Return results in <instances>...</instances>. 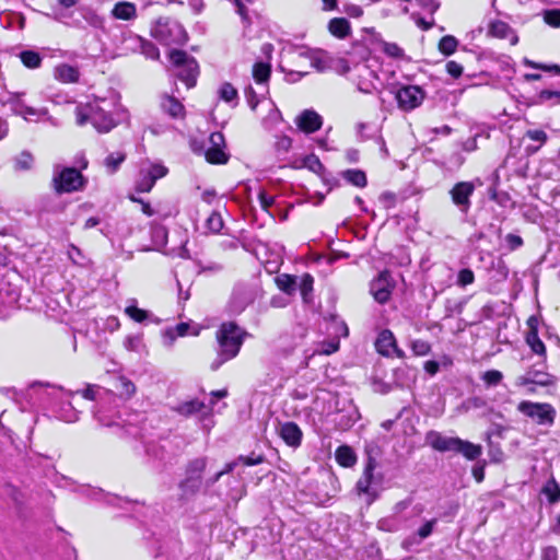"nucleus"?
Instances as JSON below:
<instances>
[{
    "mask_svg": "<svg viewBox=\"0 0 560 560\" xmlns=\"http://www.w3.org/2000/svg\"><path fill=\"white\" fill-rule=\"evenodd\" d=\"M246 336V331L235 323H223L215 334L218 350L210 369L217 371L225 362L234 359L238 354Z\"/></svg>",
    "mask_w": 560,
    "mask_h": 560,
    "instance_id": "f257e3e1",
    "label": "nucleus"
},
{
    "mask_svg": "<svg viewBox=\"0 0 560 560\" xmlns=\"http://www.w3.org/2000/svg\"><path fill=\"white\" fill-rule=\"evenodd\" d=\"M105 103V101H102L101 103L95 102L77 106V125L84 126L85 124L91 122L92 126L101 133H106L114 129L122 118H116L115 116H119V113H112V110L104 106Z\"/></svg>",
    "mask_w": 560,
    "mask_h": 560,
    "instance_id": "f03ea898",
    "label": "nucleus"
},
{
    "mask_svg": "<svg viewBox=\"0 0 560 560\" xmlns=\"http://www.w3.org/2000/svg\"><path fill=\"white\" fill-rule=\"evenodd\" d=\"M151 35L164 45H184L187 34L184 27L176 21L161 18L151 28Z\"/></svg>",
    "mask_w": 560,
    "mask_h": 560,
    "instance_id": "7ed1b4c3",
    "label": "nucleus"
},
{
    "mask_svg": "<svg viewBox=\"0 0 560 560\" xmlns=\"http://www.w3.org/2000/svg\"><path fill=\"white\" fill-rule=\"evenodd\" d=\"M170 60L176 68L175 75L183 81L187 88H192L196 84L198 75V63L195 58L190 57L183 50H171Z\"/></svg>",
    "mask_w": 560,
    "mask_h": 560,
    "instance_id": "20e7f679",
    "label": "nucleus"
},
{
    "mask_svg": "<svg viewBox=\"0 0 560 560\" xmlns=\"http://www.w3.org/2000/svg\"><path fill=\"white\" fill-rule=\"evenodd\" d=\"M52 186L56 192H73L84 186V178L74 167H56L54 171Z\"/></svg>",
    "mask_w": 560,
    "mask_h": 560,
    "instance_id": "39448f33",
    "label": "nucleus"
},
{
    "mask_svg": "<svg viewBox=\"0 0 560 560\" xmlns=\"http://www.w3.org/2000/svg\"><path fill=\"white\" fill-rule=\"evenodd\" d=\"M517 410L540 425H551L556 417L555 408L545 402L524 400L518 404Z\"/></svg>",
    "mask_w": 560,
    "mask_h": 560,
    "instance_id": "423d86ee",
    "label": "nucleus"
},
{
    "mask_svg": "<svg viewBox=\"0 0 560 560\" xmlns=\"http://www.w3.org/2000/svg\"><path fill=\"white\" fill-rule=\"evenodd\" d=\"M376 463L374 459L369 458L361 478L357 482V490L361 494L368 497L366 501L371 504L378 495V488L382 482V477L374 474Z\"/></svg>",
    "mask_w": 560,
    "mask_h": 560,
    "instance_id": "0eeeda50",
    "label": "nucleus"
},
{
    "mask_svg": "<svg viewBox=\"0 0 560 560\" xmlns=\"http://www.w3.org/2000/svg\"><path fill=\"white\" fill-rule=\"evenodd\" d=\"M168 168L159 162H147L143 163L140 172L139 179L137 182V190L140 192H149L155 182L167 175Z\"/></svg>",
    "mask_w": 560,
    "mask_h": 560,
    "instance_id": "6e6552de",
    "label": "nucleus"
},
{
    "mask_svg": "<svg viewBox=\"0 0 560 560\" xmlns=\"http://www.w3.org/2000/svg\"><path fill=\"white\" fill-rule=\"evenodd\" d=\"M476 185L472 182H458L450 190V196L453 205L459 210V212L467 214L471 201L470 198L474 195Z\"/></svg>",
    "mask_w": 560,
    "mask_h": 560,
    "instance_id": "1a4fd4ad",
    "label": "nucleus"
},
{
    "mask_svg": "<svg viewBox=\"0 0 560 560\" xmlns=\"http://www.w3.org/2000/svg\"><path fill=\"white\" fill-rule=\"evenodd\" d=\"M424 96V91L417 85L402 86L396 93V100L399 108L407 112L420 106Z\"/></svg>",
    "mask_w": 560,
    "mask_h": 560,
    "instance_id": "9d476101",
    "label": "nucleus"
},
{
    "mask_svg": "<svg viewBox=\"0 0 560 560\" xmlns=\"http://www.w3.org/2000/svg\"><path fill=\"white\" fill-rule=\"evenodd\" d=\"M277 433L288 446L298 448L301 445L303 432L295 422H279Z\"/></svg>",
    "mask_w": 560,
    "mask_h": 560,
    "instance_id": "9b49d317",
    "label": "nucleus"
},
{
    "mask_svg": "<svg viewBox=\"0 0 560 560\" xmlns=\"http://www.w3.org/2000/svg\"><path fill=\"white\" fill-rule=\"evenodd\" d=\"M459 438L445 436L438 431H429L425 434V442L433 450L439 452H454L456 450Z\"/></svg>",
    "mask_w": 560,
    "mask_h": 560,
    "instance_id": "f8f14e48",
    "label": "nucleus"
},
{
    "mask_svg": "<svg viewBox=\"0 0 560 560\" xmlns=\"http://www.w3.org/2000/svg\"><path fill=\"white\" fill-rule=\"evenodd\" d=\"M392 288L390 275L387 271H383L371 283V293L378 303H385L390 296Z\"/></svg>",
    "mask_w": 560,
    "mask_h": 560,
    "instance_id": "ddd939ff",
    "label": "nucleus"
},
{
    "mask_svg": "<svg viewBox=\"0 0 560 560\" xmlns=\"http://www.w3.org/2000/svg\"><path fill=\"white\" fill-rule=\"evenodd\" d=\"M295 124L301 131L313 133L320 129L323 119L315 110L305 109L295 118Z\"/></svg>",
    "mask_w": 560,
    "mask_h": 560,
    "instance_id": "4468645a",
    "label": "nucleus"
},
{
    "mask_svg": "<svg viewBox=\"0 0 560 560\" xmlns=\"http://www.w3.org/2000/svg\"><path fill=\"white\" fill-rule=\"evenodd\" d=\"M375 347L382 355L389 357L396 354L398 358L404 357V352L397 348L395 337L390 330L385 329L380 332Z\"/></svg>",
    "mask_w": 560,
    "mask_h": 560,
    "instance_id": "2eb2a0df",
    "label": "nucleus"
},
{
    "mask_svg": "<svg viewBox=\"0 0 560 560\" xmlns=\"http://www.w3.org/2000/svg\"><path fill=\"white\" fill-rule=\"evenodd\" d=\"M206 467L207 459L203 457L191 460L187 467V478L182 483V487H189V485L191 483L194 491L199 489L201 483V475L205 471Z\"/></svg>",
    "mask_w": 560,
    "mask_h": 560,
    "instance_id": "dca6fc26",
    "label": "nucleus"
},
{
    "mask_svg": "<svg viewBox=\"0 0 560 560\" xmlns=\"http://www.w3.org/2000/svg\"><path fill=\"white\" fill-rule=\"evenodd\" d=\"M174 410L182 416L189 417L197 413L208 415L211 411V407H207L199 399H190L178 404Z\"/></svg>",
    "mask_w": 560,
    "mask_h": 560,
    "instance_id": "f3484780",
    "label": "nucleus"
},
{
    "mask_svg": "<svg viewBox=\"0 0 560 560\" xmlns=\"http://www.w3.org/2000/svg\"><path fill=\"white\" fill-rule=\"evenodd\" d=\"M125 40L133 45V49H139L142 55L150 59H159L160 51L154 44L138 36L130 34Z\"/></svg>",
    "mask_w": 560,
    "mask_h": 560,
    "instance_id": "a211bd4d",
    "label": "nucleus"
},
{
    "mask_svg": "<svg viewBox=\"0 0 560 560\" xmlns=\"http://www.w3.org/2000/svg\"><path fill=\"white\" fill-rule=\"evenodd\" d=\"M436 525V520L425 522L417 533L405 538L401 546L405 549H410L413 545H419L423 539L428 538Z\"/></svg>",
    "mask_w": 560,
    "mask_h": 560,
    "instance_id": "6ab92c4d",
    "label": "nucleus"
},
{
    "mask_svg": "<svg viewBox=\"0 0 560 560\" xmlns=\"http://www.w3.org/2000/svg\"><path fill=\"white\" fill-rule=\"evenodd\" d=\"M527 384L548 386L552 384V380L551 376L547 373L529 370L525 375H522L516 380V385L518 386H525Z\"/></svg>",
    "mask_w": 560,
    "mask_h": 560,
    "instance_id": "aec40b11",
    "label": "nucleus"
},
{
    "mask_svg": "<svg viewBox=\"0 0 560 560\" xmlns=\"http://www.w3.org/2000/svg\"><path fill=\"white\" fill-rule=\"evenodd\" d=\"M161 108L164 113L168 114L172 118H184V105L172 95H163L161 98Z\"/></svg>",
    "mask_w": 560,
    "mask_h": 560,
    "instance_id": "412c9836",
    "label": "nucleus"
},
{
    "mask_svg": "<svg viewBox=\"0 0 560 560\" xmlns=\"http://www.w3.org/2000/svg\"><path fill=\"white\" fill-rule=\"evenodd\" d=\"M54 77L62 83H74L78 82L80 73L75 67L68 63H61L55 67Z\"/></svg>",
    "mask_w": 560,
    "mask_h": 560,
    "instance_id": "4be33fe9",
    "label": "nucleus"
},
{
    "mask_svg": "<svg viewBox=\"0 0 560 560\" xmlns=\"http://www.w3.org/2000/svg\"><path fill=\"white\" fill-rule=\"evenodd\" d=\"M455 453L462 454L468 460H475L482 454V447L479 444L458 439Z\"/></svg>",
    "mask_w": 560,
    "mask_h": 560,
    "instance_id": "5701e85b",
    "label": "nucleus"
},
{
    "mask_svg": "<svg viewBox=\"0 0 560 560\" xmlns=\"http://www.w3.org/2000/svg\"><path fill=\"white\" fill-rule=\"evenodd\" d=\"M19 93H11L8 100V103L13 105V110L16 115L23 116L25 119H27L28 116H37L45 113L44 110H38L34 107L26 106L19 100Z\"/></svg>",
    "mask_w": 560,
    "mask_h": 560,
    "instance_id": "b1692460",
    "label": "nucleus"
},
{
    "mask_svg": "<svg viewBox=\"0 0 560 560\" xmlns=\"http://www.w3.org/2000/svg\"><path fill=\"white\" fill-rule=\"evenodd\" d=\"M112 13L116 19L128 21L136 18V7L131 2H118Z\"/></svg>",
    "mask_w": 560,
    "mask_h": 560,
    "instance_id": "393cba45",
    "label": "nucleus"
},
{
    "mask_svg": "<svg viewBox=\"0 0 560 560\" xmlns=\"http://www.w3.org/2000/svg\"><path fill=\"white\" fill-rule=\"evenodd\" d=\"M188 334H190L192 336H197L199 334V329L194 328L190 331V325L188 323H179L174 328L166 330L165 338H168L170 339L168 345H172L174 342V340L176 339V337H184Z\"/></svg>",
    "mask_w": 560,
    "mask_h": 560,
    "instance_id": "a878e982",
    "label": "nucleus"
},
{
    "mask_svg": "<svg viewBox=\"0 0 560 560\" xmlns=\"http://www.w3.org/2000/svg\"><path fill=\"white\" fill-rule=\"evenodd\" d=\"M296 277L282 273L276 277L275 281L277 287L287 294H293L298 289Z\"/></svg>",
    "mask_w": 560,
    "mask_h": 560,
    "instance_id": "bb28decb",
    "label": "nucleus"
},
{
    "mask_svg": "<svg viewBox=\"0 0 560 560\" xmlns=\"http://www.w3.org/2000/svg\"><path fill=\"white\" fill-rule=\"evenodd\" d=\"M336 460L343 467H351L355 464L357 456L350 446L342 445L336 451Z\"/></svg>",
    "mask_w": 560,
    "mask_h": 560,
    "instance_id": "cd10ccee",
    "label": "nucleus"
},
{
    "mask_svg": "<svg viewBox=\"0 0 560 560\" xmlns=\"http://www.w3.org/2000/svg\"><path fill=\"white\" fill-rule=\"evenodd\" d=\"M329 32L337 37H346L349 34L350 25L346 19L335 18L329 22Z\"/></svg>",
    "mask_w": 560,
    "mask_h": 560,
    "instance_id": "c85d7f7f",
    "label": "nucleus"
},
{
    "mask_svg": "<svg viewBox=\"0 0 560 560\" xmlns=\"http://www.w3.org/2000/svg\"><path fill=\"white\" fill-rule=\"evenodd\" d=\"M116 389L119 392L120 397L129 399L136 394V385L126 376H119L116 380Z\"/></svg>",
    "mask_w": 560,
    "mask_h": 560,
    "instance_id": "c756f323",
    "label": "nucleus"
},
{
    "mask_svg": "<svg viewBox=\"0 0 560 560\" xmlns=\"http://www.w3.org/2000/svg\"><path fill=\"white\" fill-rule=\"evenodd\" d=\"M271 68L267 62H256L253 67V77L257 83H265L270 77Z\"/></svg>",
    "mask_w": 560,
    "mask_h": 560,
    "instance_id": "7c9ffc66",
    "label": "nucleus"
},
{
    "mask_svg": "<svg viewBox=\"0 0 560 560\" xmlns=\"http://www.w3.org/2000/svg\"><path fill=\"white\" fill-rule=\"evenodd\" d=\"M488 33L498 38H505L511 33V27L503 21H492L489 24Z\"/></svg>",
    "mask_w": 560,
    "mask_h": 560,
    "instance_id": "2f4dec72",
    "label": "nucleus"
},
{
    "mask_svg": "<svg viewBox=\"0 0 560 560\" xmlns=\"http://www.w3.org/2000/svg\"><path fill=\"white\" fill-rule=\"evenodd\" d=\"M20 59H21L22 63L30 69H36L42 63L40 55L34 50L22 51L20 54Z\"/></svg>",
    "mask_w": 560,
    "mask_h": 560,
    "instance_id": "473e14b6",
    "label": "nucleus"
},
{
    "mask_svg": "<svg viewBox=\"0 0 560 560\" xmlns=\"http://www.w3.org/2000/svg\"><path fill=\"white\" fill-rule=\"evenodd\" d=\"M124 347L126 350L137 353H141L145 349L141 335L127 336L124 340Z\"/></svg>",
    "mask_w": 560,
    "mask_h": 560,
    "instance_id": "72a5a7b5",
    "label": "nucleus"
},
{
    "mask_svg": "<svg viewBox=\"0 0 560 560\" xmlns=\"http://www.w3.org/2000/svg\"><path fill=\"white\" fill-rule=\"evenodd\" d=\"M343 178L357 187L366 186L365 173L360 170H348L343 173Z\"/></svg>",
    "mask_w": 560,
    "mask_h": 560,
    "instance_id": "f704fd0d",
    "label": "nucleus"
},
{
    "mask_svg": "<svg viewBox=\"0 0 560 560\" xmlns=\"http://www.w3.org/2000/svg\"><path fill=\"white\" fill-rule=\"evenodd\" d=\"M526 341L533 352H535L538 355H545L546 348L544 342L539 339L537 330L533 329L527 334Z\"/></svg>",
    "mask_w": 560,
    "mask_h": 560,
    "instance_id": "c9c22d12",
    "label": "nucleus"
},
{
    "mask_svg": "<svg viewBox=\"0 0 560 560\" xmlns=\"http://www.w3.org/2000/svg\"><path fill=\"white\" fill-rule=\"evenodd\" d=\"M206 159L212 164H224L228 162V155L222 148L209 147L206 151Z\"/></svg>",
    "mask_w": 560,
    "mask_h": 560,
    "instance_id": "e433bc0d",
    "label": "nucleus"
},
{
    "mask_svg": "<svg viewBox=\"0 0 560 560\" xmlns=\"http://www.w3.org/2000/svg\"><path fill=\"white\" fill-rule=\"evenodd\" d=\"M458 42L457 39L452 35H445L440 39L439 43V50L446 56L452 55L455 52L457 48Z\"/></svg>",
    "mask_w": 560,
    "mask_h": 560,
    "instance_id": "4c0bfd02",
    "label": "nucleus"
},
{
    "mask_svg": "<svg viewBox=\"0 0 560 560\" xmlns=\"http://www.w3.org/2000/svg\"><path fill=\"white\" fill-rule=\"evenodd\" d=\"M126 154L122 152H114L110 153L104 161V165L106 166L109 173H115L120 164L125 161Z\"/></svg>",
    "mask_w": 560,
    "mask_h": 560,
    "instance_id": "58836bf2",
    "label": "nucleus"
},
{
    "mask_svg": "<svg viewBox=\"0 0 560 560\" xmlns=\"http://www.w3.org/2000/svg\"><path fill=\"white\" fill-rule=\"evenodd\" d=\"M58 417L65 422L72 423L79 419V412L70 402H67L60 407Z\"/></svg>",
    "mask_w": 560,
    "mask_h": 560,
    "instance_id": "ea45409f",
    "label": "nucleus"
},
{
    "mask_svg": "<svg viewBox=\"0 0 560 560\" xmlns=\"http://www.w3.org/2000/svg\"><path fill=\"white\" fill-rule=\"evenodd\" d=\"M34 162V158L30 152H21L18 156L14 159V166L15 170L19 171H28L32 168Z\"/></svg>",
    "mask_w": 560,
    "mask_h": 560,
    "instance_id": "a19ab883",
    "label": "nucleus"
},
{
    "mask_svg": "<svg viewBox=\"0 0 560 560\" xmlns=\"http://www.w3.org/2000/svg\"><path fill=\"white\" fill-rule=\"evenodd\" d=\"M399 520L395 515H389L386 517L381 518L377 522V528L383 532H396L399 528Z\"/></svg>",
    "mask_w": 560,
    "mask_h": 560,
    "instance_id": "79ce46f5",
    "label": "nucleus"
},
{
    "mask_svg": "<svg viewBox=\"0 0 560 560\" xmlns=\"http://www.w3.org/2000/svg\"><path fill=\"white\" fill-rule=\"evenodd\" d=\"M542 493L546 494L549 502L555 503L560 500V488L555 479L549 480L542 488Z\"/></svg>",
    "mask_w": 560,
    "mask_h": 560,
    "instance_id": "37998d69",
    "label": "nucleus"
},
{
    "mask_svg": "<svg viewBox=\"0 0 560 560\" xmlns=\"http://www.w3.org/2000/svg\"><path fill=\"white\" fill-rule=\"evenodd\" d=\"M313 282H314L313 277L308 273H305L301 277L298 288L301 292V295H302L304 302L308 301V295L313 290Z\"/></svg>",
    "mask_w": 560,
    "mask_h": 560,
    "instance_id": "c03bdc74",
    "label": "nucleus"
},
{
    "mask_svg": "<svg viewBox=\"0 0 560 560\" xmlns=\"http://www.w3.org/2000/svg\"><path fill=\"white\" fill-rule=\"evenodd\" d=\"M481 380L487 386H497L503 380V374L498 370H489L481 375Z\"/></svg>",
    "mask_w": 560,
    "mask_h": 560,
    "instance_id": "a18cd8bd",
    "label": "nucleus"
},
{
    "mask_svg": "<svg viewBox=\"0 0 560 560\" xmlns=\"http://www.w3.org/2000/svg\"><path fill=\"white\" fill-rule=\"evenodd\" d=\"M238 465V457L235 460L225 464L224 468L221 471L217 472L212 478L207 480V486L210 487L214 485L223 475L232 472Z\"/></svg>",
    "mask_w": 560,
    "mask_h": 560,
    "instance_id": "49530a36",
    "label": "nucleus"
},
{
    "mask_svg": "<svg viewBox=\"0 0 560 560\" xmlns=\"http://www.w3.org/2000/svg\"><path fill=\"white\" fill-rule=\"evenodd\" d=\"M206 225L208 230L213 233L220 232L223 228V220L221 214L218 212H212L207 219Z\"/></svg>",
    "mask_w": 560,
    "mask_h": 560,
    "instance_id": "de8ad7c7",
    "label": "nucleus"
},
{
    "mask_svg": "<svg viewBox=\"0 0 560 560\" xmlns=\"http://www.w3.org/2000/svg\"><path fill=\"white\" fill-rule=\"evenodd\" d=\"M339 349V340L332 339L327 342H323L318 346V348L314 351V354H326L329 355L336 352Z\"/></svg>",
    "mask_w": 560,
    "mask_h": 560,
    "instance_id": "09e8293b",
    "label": "nucleus"
},
{
    "mask_svg": "<svg viewBox=\"0 0 560 560\" xmlns=\"http://www.w3.org/2000/svg\"><path fill=\"white\" fill-rule=\"evenodd\" d=\"M220 98L225 102H232L237 96L236 89L231 83H224L219 90Z\"/></svg>",
    "mask_w": 560,
    "mask_h": 560,
    "instance_id": "8fccbe9b",
    "label": "nucleus"
},
{
    "mask_svg": "<svg viewBox=\"0 0 560 560\" xmlns=\"http://www.w3.org/2000/svg\"><path fill=\"white\" fill-rule=\"evenodd\" d=\"M382 51L392 58H402L404 50L395 43H382Z\"/></svg>",
    "mask_w": 560,
    "mask_h": 560,
    "instance_id": "3c124183",
    "label": "nucleus"
},
{
    "mask_svg": "<svg viewBox=\"0 0 560 560\" xmlns=\"http://www.w3.org/2000/svg\"><path fill=\"white\" fill-rule=\"evenodd\" d=\"M523 63L525 66L534 68V69H540V70H544L547 72H553V73L560 74V66H558V65L538 63V62H534L527 58H524Z\"/></svg>",
    "mask_w": 560,
    "mask_h": 560,
    "instance_id": "603ef678",
    "label": "nucleus"
},
{
    "mask_svg": "<svg viewBox=\"0 0 560 560\" xmlns=\"http://www.w3.org/2000/svg\"><path fill=\"white\" fill-rule=\"evenodd\" d=\"M304 166L307 167L308 170H311L312 172L316 173V174H320L323 172V170H324V166H323L322 162L314 154L308 155V156L305 158Z\"/></svg>",
    "mask_w": 560,
    "mask_h": 560,
    "instance_id": "864d4df0",
    "label": "nucleus"
},
{
    "mask_svg": "<svg viewBox=\"0 0 560 560\" xmlns=\"http://www.w3.org/2000/svg\"><path fill=\"white\" fill-rule=\"evenodd\" d=\"M125 313L137 323H141L148 317V314L145 311L138 308L135 305H130V306L126 307Z\"/></svg>",
    "mask_w": 560,
    "mask_h": 560,
    "instance_id": "5fc2aeb1",
    "label": "nucleus"
},
{
    "mask_svg": "<svg viewBox=\"0 0 560 560\" xmlns=\"http://www.w3.org/2000/svg\"><path fill=\"white\" fill-rule=\"evenodd\" d=\"M474 280H475V275H474L472 270L465 268L458 272V276H457V284L458 285L466 287L468 284H471L474 282Z\"/></svg>",
    "mask_w": 560,
    "mask_h": 560,
    "instance_id": "6e6d98bb",
    "label": "nucleus"
},
{
    "mask_svg": "<svg viewBox=\"0 0 560 560\" xmlns=\"http://www.w3.org/2000/svg\"><path fill=\"white\" fill-rule=\"evenodd\" d=\"M411 349L416 355H425L430 352L431 346L424 340H415L411 343Z\"/></svg>",
    "mask_w": 560,
    "mask_h": 560,
    "instance_id": "4d7b16f0",
    "label": "nucleus"
},
{
    "mask_svg": "<svg viewBox=\"0 0 560 560\" xmlns=\"http://www.w3.org/2000/svg\"><path fill=\"white\" fill-rule=\"evenodd\" d=\"M544 20L553 27L560 26V10H548L545 12Z\"/></svg>",
    "mask_w": 560,
    "mask_h": 560,
    "instance_id": "13d9d810",
    "label": "nucleus"
},
{
    "mask_svg": "<svg viewBox=\"0 0 560 560\" xmlns=\"http://www.w3.org/2000/svg\"><path fill=\"white\" fill-rule=\"evenodd\" d=\"M505 242L510 250H515L523 245L522 237L515 234H508L505 236Z\"/></svg>",
    "mask_w": 560,
    "mask_h": 560,
    "instance_id": "bf43d9fd",
    "label": "nucleus"
},
{
    "mask_svg": "<svg viewBox=\"0 0 560 560\" xmlns=\"http://www.w3.org/2000/svg\"><path fill=\"white\" fill-rule=\"evenodd\" d=\"M260 206L264 210L268 211L275 202V197L268 195L265 190H260L258 194Z\"/></svg>",
    "mask_w": 560,
    "mask_h": 560,
    "instance_id": "052dcab7",
    "label": "nucleus"
},
{
    "mask_svg": "<svg viewBox=\"0 0 560 560\" xmlns=\"http://www.w3.org/2000/svg\"><path fill=\"white\" fill-rule=\"evenodd\" d=\"M446 71L453 78H458L463 73V67L458 62L451 60L446 63Z\"/></svg>",
    "mask_w": 560,
    "mask_h": 560,
    "instance_id": "680f3d73",
    "label": "nucleus"
},
{
    "mask_svg": "<svg viewBox=\"0 0 560 560\" xmlns=\"http://www.w3.org/2000/svg\"><path fill=\"white\" fill-rule=\"evenodd\" d=\"M332 328L337 337H347L348 336V326L345 322L341 320H334L332 322Z\"/></svg>",
    "mask_w": 560,
    "mask_h": 560,
    "instance_id": "e2e57ef3",
    "label": "nucleus"
},
{
    "mask_svg": "<svg viewBox=\"0 0 560 560\" xmlns=\"http://www.w3.org/2000/svg\"><path fill=\"white\" fill-rule=\"evenodd\" d=\"M240 464L246 465V466H254L261 464L264 462V456H238Z\"/></svg>",
    "mask_w": 560,
    "mask_h": 560,
    "instance_id": "0e129e2a",
    "label": "nucleus"
},
{
    "mask_svg": "<svg viewBox=\"0 0 560 560\" xmlns=\"http://www.w3.org/2000/svg\"><path fill=\"white\" fill-rule=\"evenodd\" d=\"M98 388L100 387L97 385L90 384L81 392V395L85 399L95 400Z\"/></svg>",
    "mask_w": 560,
    "mask_h": 560,
    "instance_id": "69168bd1",
    "label": "nucleus"
},
{
    "mask_svg": "<svg viewBox=\"0 0 560 560\" xmlns=\"http://www.w3.org/2000/svg\"><path fill=\"white\" fill-rule=\"evenodd\" d=\"M209 141L211 148H222L224 145V137L221 132H212Z\"/></svg>",
    "mask_w": 560,
    "mask_h": 560,
    "instance_id": "338daca9",
    "label": "nucleus"
},
{
    "mask_svg": "<svg viewBox=\"0 0 560 560\" xmlns=\"http://www.w3.org/2000/svg\"><path fill=\"white\" fill-rule=\"evenodd\" d=\"M558 559V551L555 547H546L542 549L541 552V560H557Z\"/></svg>",
    "mask_w": 560,
    "mask_h": 560,
    "instance_id": "774afa93",
    "label": "nucleus"
}]
</instances>
